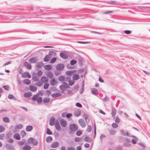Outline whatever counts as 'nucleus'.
Listing matches in <instances>:
<instances>
[{
    "instance_id": "f257e3e1",
    "label": "nucleus",
    "mask_w": 150,
    "mask_h": 150,
    "mask_svg": "<svg viewBox=\"0 0 150 150\" xmlns=\"http://www.w3.org/2000/svg\"><path fill=\"white\" fill-rule=\"evenodd\" d=\"M69 128L71 132H74L78 129V126L75 123L72 124L69 126Z\"/></svg>"
},
{
    "instance_id": "f03ea898",
    "label": "nucleus",
    "mask_w": 150,
    "mask_h": 150,
    "mask_svg": "<svg viewBox=\"0 0 150 150\" xmlns=\"http://www.w3.org/2000/svg\"><path fill=\"white\" fill-rule=\"evenodd\" d=\"M38 59L37 57H34L30 58L28 60V62L31 64L36 63L38 61Z\"/></svg>"
},
{
    "instance_id": "7ed1b4c3",
    "label": "nucleus",
    "mask_w": 150,
    "mask_h": 150,
    "mask_svg": "<svg viewBox=\"0 0 150 150\" xmlns=\"http://www.w3.org/2000/svg\"><path fill=\"white\" fill-rule=\"evenodd\" d=\"M56 69L59 71L62 70L64 68V66L63 64L62 63L57 64L56 66Z\"/></svg>"
},
{
    "instance_id": "20e7f679",
    "label": "nucleus",
    "mask_w": 150,
    "mask_h": 150,
    "mask_svg": "<svg viewBox=\"0 0 150 150\" xmlns=\"http://www.w3.org/2000/svg\"><path fill=\"white\" fill-rule=\"evenodd\" d=\"M43 65L44 64L42 62H38L35 66L36 69L39 70L43 66Z\"/></svg>"
},
{
    "instance_id": "39448f33",
    "label": "nucleus",
    "mask_w": 150,
    "mask_h": 150,
    "mask_svg": "<svg viewBox=\"0 0 150 150\" xmlns=\"http://www.w3.org/2000/svg\"><path fill=\"white\" fill-rule=\"evenodd\" d=\"M123 145L126 147L129 146L131 145V142L127 138H126L123 143Z\"/></svg>"
},
{
    "instance_id": "423d86ee",
    "label": "nucleus",
    "mask_w": 150,
    "mask_h": 150,
    "mask_svg": "<svg viewBox=\"0 0 150 150\" xmlns=\"http://www.w3.org/2000/svg\"><path fill=\"white\" fill-rule=\"evenodd\" d=\"M79 122L80 124V126L83 128H84L86 126V125L84 120L82 119H80L79 120Z\"/></svg>"
},
{
    "instance_id": "0eeeda50",
    "label": "nucleus",
    "mask_w": 150,
    "mask_h": 150,
    "mask_svg": "<svg viewBox=\"0 0 150 150\" xmlns=\"http://www.w3.org/2000/svg\"><path fill=\"white\" fill-rule=\"evenodd\" d=\"M60 124L62 126L64 127L66 126L67 124V121L65 120L62 119L60 120Z\"/></svg>"
},
{
    "instance_id": "6e6552de",
    "label": "nucleus",
    "mask_w": 150,
    "mask_h": 150,
    "mask_svg": "<svg viewBox=\"0 0 150 150\" xmlns=\"http://www.w3.org/2000/svg\"><path fill=\"white\" fill-rule=\"evenodd\" d=\"M22 77L23 78L28 77L30 78L31 77V75L28 72H25L22 75Z\"/></svg>"
},
{
    "instance_id": "1a4fd4ad",
    "label": "nucleus",
    "mask_w": 150,
    "mask_h": 150,
    "mask_svg": "<svg viewBox=\"0 0 150 150\" xmlns=\"http://www.w3.org/2000/svg\"><path fill=\"white\" fill-rule=\"evenodd\" d=\"M63 83L65 84V85H61L60 86L59 88L60 89L63 90V89L67 88H69V86L68 85L67 83L65 82H63Z\"/></svg>"
},
{
    "instance_id": "9d476101",
    "label": "nucleus",
    "mask_w": 150,
    "mask_h": 150,
    "mask_svg": "<svg viewBox=\"0 0 150 150\" xmlns=\"http://www.w3.org/2000/svg\"><path fill=\"white\" fill-rule=\"evenodd\" d=\"M24 66L27 69L31 70V65L28 62H24L23 64Z\"/></svg>"
},
{
    "instance_id": "9b49d317",
    "label": "nucleus",
    "mask_w": 150,
    "mask_h": 150,
    "mask_svg": "<svg viewBox=\"0 0 150 150\" xmlns=\"http://www.w3.org/2000/svg\"><path fill=\"white\" fill-rule=\"evenodd\" d=\"M55 120V118L54 117H52L50 120L49 124L51 126H53L54 124Z\"/></svg>"
},
{
    "instance_id": "f8f14e48",
    "label": "nucleus",
    "mask_w": 150,
    "mask_h": 150,
    "mask_svg": "<svg viewBox=\"0 0 150 150\" xmlns=\"http://www.w3.org/2000/svg\"><path fill=\"white\" fill-rule=\"evenodd\" d=\"M59 144L58 142H55L52 143L51 145V147L52 148H55L59 146Z\"/></svg>"
},
{
    "instance_id": "ddd939ff",
    "label": "nucleus",
    "mask_w": 150,
    "mask_h": 150,
    "mask_svg": "<svg viewBox=\"0 0 150 150\" xmlns=\"http://www.w3.org/2000/svg\"><path fill=\"white\" fill-rule=\"evenodd\" d=\"M60 56L63 59H66L68 58V56L64 53L61 52L60 54Z\"/></svg>"
},
{
    "instance_id": "4468645a",
    "label": "nucleus",
    "mask_w": 150,
    "mask_h": 150,
    "mask_svg": "<svg viewBox=\"0 0 150 150\" xmlns=\"http://www.w3.org/2000/svg\"><path fill=\"white\" fill-rule=\"evenodd\" d=\"M44 68L46 70H51L52 68V67L50 65L47 64L44 65Z\"/></svg>"
},
{
    "instance_id": "2eb2a0df",
    "label": "nucleus",
    "mask_w": 150,
    "mask_h": 150,
    "mask_svg": "<svg viewBox=\"0 0 150 150\" xmlns=\"http://www.w3.org/2000/svg\"><path fill=\"white\" fill-rule=\"evenodd\" d=\"M13 138L17 140H20L21 139V136L18 133L15 134L13 136Z\"/></svg>"
},
{
    "instance_id": "dca6fc26",
    "label": "nucleus",
    "mask_w": 150,
    "mask_h": 150,
    "mask_svg": "<svg viewBox=\"0 0 150 150\" xmlns=\"http://www.w3.org/2000/svg\"><path fill=\"white\" fill-rule=\"evenodd\" d=\"M91 93L93 95H97L98 94V90L95 88H92L91 89Z\"/></svg>"
},
{
    "instance_id": "f3484780",
    "label": "nucleus",
    "mask_w": 150,
    "mask_h": 150,
    "mask_svg": "<svg viewBox=\"0 0 150 150\" xmlns=\"http://www.w3.org/2000/svg\"><path fill=\"white\" fill-rule=\"evenodd\" d=\"M62 95V94L59 93H54L51 94L52 97L53 98H56Z\"/></svg>"
},
{
    "instance_id": "a211bd4d",
    "label": "nucleus",
    "mask_w": 150,
    "mask_h": 150,
    "mask_svg": "<svg viewBox=\"0 0 150 150\" xmlns=\"http://www.w3.org/2000/svg\"><path fill=\"white\" fill-rule=\"evenodd\" d=\"M31 147L28 145H25L22 148L23 150H30Z\"/></svg>"
},
{
    "instance_id": "6ab92c4d",
    "label": "nucleus",
    "mask_w": 150,
    "mask_h": 150,
    "mask_svg": "<svg viewBox=\"0 0 150 150\" xmlns=\"http://www.w3.org/2000/svg\"><path fill=\"white\" fill-rule=\"evenodd\" d=\"M32 79L34 81H38L39 79V77L36 74L33 75Z\"/></svg>"
},
{
    "instance_id": "aec40b11",
    "label": "nucleus",
    "mask_w": 150,
    "mask_h": 150,
    "mask_svg": "<svg viewBox=\"0 0 150 150\" xmlns=\"http://www.w3.org/2000/svg\"><path fill=\"white\" fill-rule=\"evenodd\" d=\"M41 81L43 83H46L48 81V79L45 76H42L41 78Z\"/></svg>"
},
{
    "instance_id": "412c9836",
    "label": "nucleus",
    "mask_w": 150,
    "mask_h": 150,
    "mask_svg": "<svg viewBox=\"0 0 150 150\" xmlns=\"http://www.w3.org/2000/svg\"><path fill=\"white\" fill-rule=\"evenodd\" d=\"M84 141L86 142H90L92 141V139L88 136L86 137L83 139Z\"/></svg>"
},
{
    "instance_id": "4be33fe9",
    "label": "nucleus",
    "mask_w": 150,
    "mask_h": 150,
    "mask_svg": "<svg viewBox=\"0 0 150 150\" xmlns=\"http://www.w3.org/2000/svg\"><path fill=\"white\" fill-rule=\"evenodd\" d=\"M50 58L49 55H47L44 58L43 61L45 62H48L49 61Z\"/></svg>"
},
{
    "instance_id": "5701e85b",
    "label": "nucleus",
    "mask_w": 150,
    "mask_h": 150,
    "mask_svg": "<svg viewBox=\"0 0 150 150\" xmlns=\"http://www.w3.org/2000/svg\"><path fill=\"white\" fill-rule=\"evenodd\" d=\"M30 90L33 92L36 91L37 90L36 87L34 86L33 85H30Z\"/></svg>"
},
{
    "instance_id": "b1692460",
    "label": "nucleus",
    "mask_w": 150,
    "mask_h": 150,
    "mask_svg": "<svg viewBox=\"0 0 150 150\" xmlns=\"http://www.w3.org/2000/svg\"><path fill=\"white\" fill-rule=\"evenodd\" d=\"M73 79L74 80H77L79 78V76L77 74H74L72 76Z\"/></svg>"
},
{
    "instance_id": "393cba45",
    "label": "nucleus",
    "mask_w": 150,
    "mask_h": 150,
    "mask_svg": "<svg viewBox=\"0 0 150 150\" xmlns=\"http://www.w3.org/2000/svg\"><path fill=\"white\" fill-rule=\"evenodd\" d=\"M32 95V93L31 92L25 93L24 94V96L25 97H29Z\"/></svg>"
},
{
    "instance_id": "a878e982",
    "label": "nucleus",
    "mask_w": 150,
    "mask_h": 150,
    "mask_svg": "<svg viewBox=\"0 0 150 150\" xmlns=\"http://www.w3.org/2000/svg\"><path fill=\"white\" fill-rule=\"evenodd\" d=\"M126 138L122 137H120L118 138V139L120 143L123 142L125 141Z\"/></svg>"
},
{
    "instance_id": "bb28decb",
    "label": "nucleus",
    "mask_w": 150,
    "mask_h": 150,
    "mask_svg": "<svg viewBox=\"0 0 150 150\" xmlns=\"http://www.w3.org/2000/svg\"><path fill=\"white\" fill-rule=\"evenodd\" d=\"M81 112L79 110H76L74 112V115L76 117H78L81 115Z\"/></svg>"
},
{
    "instance_id": "cd10ccee",
    "label": "nucleus",
    "mask_w": 150,
    "mask_h": 150,
    "mask_svg": "<svg viewBox=\"0 0 150 150\" xmlns=\"http://www.w3.org/2000/svg\"><path fill=\"white\" fill-rule=\"evenodd\" d=\"M33 129V127L31 125H28L26 127V130L27 132H30Z\"/></svg>"
},
{
    "instance_id": "c85d7f7f",
    "label": "nucleus",
    "mask_w": 150,
    "mask_h": 150,
    "mask_svg": "<svg viewBox=\"0 0 150 150\" xmlns=\"http://www.w3.org/2000/svg\"><path fill=\"white\" fill-rule=\"evenodd\" d=\"M39 95V93H37L36 95H34L32 98V100L33 101H35L37 100L38 96Z\"/></svg>"
},
{
    "instance_id": "c756f323",
    "label": "nucleus",
    "mask_w": 150,
    "mask_h": 150,
    "mask_svg": "<svg viewBox=\"0 0 150 150\" xmlns=\"http://www.w3.org/2000/svg\"><path fill=\"white\" fill-rule=\"evenodd\" d=\"M23 83L25 84L29 85L31 83V81L29 79H26L24 80L23 81Z\"/></svg>"
},
{
    "instance_id": "7c9ffc66",
    "label": "nucleus",
    "mask_w": 150,
    "mask_h": 150,
    "mask_svg": "<svg viewBox=\"0 0 150 150\" xmlns=\"http://www.w3.org/2000/svg\"><path fill=\"white\" fill-rule=\"evenodd\" d=\"M116 110L115 108L114 107H112V117L115 116L116 114Z\"/></svg>"
},
{
    "instance_id": "2f4dec72",
    "label": "nucleus",
    "mask_w": 150,
    "mask_h": 150,
    "mask_svg": "<svg viewBox=\"0 0 150 150\" xmlns=\"http://www.w3.org/2000/svg\"><path fill=\"white\" fill-rule=\"evenodd\" d=\"M47 77L50 79H52L53 77L52 73L51 72H49L47 73Z\"/></svg>"
},
{
    "instance_id": "473e14b6",
    "label": "nucleus",
    "mask_w": 150,
    "mask_h": 150,
    "mask_svg": "<svg viewBox=\"0 0 150 150\" xmlns=\"http://www.w3.org/2000/svg\"><path fill=\"white\" fill-rule=\"evenodd\" d=\"M73 72L72 71L69 70L66 71V74L68 76H70L72 75Z\"/></svg>"
},
{
    "instance_id": "72a5a7b5",
    "label": "nucleus",
    "mask_w": 150,
    "mask_h": 150,
    "mask_svg": "<svg viewBox=\"0 0 150 150\" xmlns=\"http://www.w3.org/2000/svg\"><path fill=\"white\" fill-rule=\"evenodd\" d=\"M65 77L63 76H59L58 78V80L60 81L63 82L64 81Z\"/></svg>"
},
{
    "instance_id": "f704fd0d",
    "label": "nucleus",
    "mask_w": 150,
    "mask_h": 150,
    "mask_svg": "<svg viewBox=\"0 0 150 150\" xmlns=\"http://www.w3.org/2000/svg\"><path fill=\"white\" fill-rule=\"evenodd\" d=\"M52 140V137L51 136H49L47 137L46 139V142L48 143L50 142Z\"/></svg>"
},
{
    "instance_id": "c9c22d12",
    "label": "nucleus",
    "mask_w": 150,
    "mask_h": 150,
    "mask_svg": "<svg viewBox=\"0 0 150 150\" xmlns=\"http://www.w3.org/2000/svg\"><path fill=\"white\" fill-rule=\"evenodd\" d=\"M109 132L110 134L113 135L116 133V131L110 129L109 131Z\"/></svg>"
},
{
    "instance_id": "e433bc0d",
    "label": "nucleus",
    "mask_w": 150,
    "mask_h": 150,
    "mask_svg": "<svg viewBox=\"0 0 150 150\" xmlns=\"http://www.w3.org/2000/svg\"><path fill=\"white\" fill-rule=\"evenodd\" d=\"M50 99L47 98H44L43 100V101L44 103H48L50 102Z\"/></svg>"
},
{
    "instance_id": "4c0bfd02",
    "label": "nucleus",
    "mask_w": 150,
    "mask_h": 150,
    "mask_svg": "<svg viewBox=\"0 0 150 150\" xmlns=\"http://www.w3.org/2000/svg\"><path fill=\"white\" fill-rule=\"evenodd\" d=\"M3 120L4 122L6 123H8L9 122V120L8 118L7 117L3 118Z\"/></svg>"
},
{
    "instance_id": "58836bf2",
    "label": "nucleus",
    "mask_w": 150,
    "mask_h": 150,
    "mask_svg": "<svg viewBox=\"0 0 150 150\" xmlns=\"http://www.w3.org/2000/svg\"><path fill=\"white\" fill-rule=\"evenodd\" d=\"M56 55V53L55 52L53 51H50L49 52V54L48 55H49V56H54Z\"/></svg>"
},
{
    "instance_id": "ea45409f",
    "label": "nucleus",
    "mask_w": 150,
    "mask_h": 150,
    "mask_svg": "<svg viewBox=\"0 0 150 150\" xmlns=\"http://www.w3.org/2000/svg\"><path fill=\"white\" fill-rule=\"evenodd\" d=\"M57 83L56 81H55L54 78L52 79L51 81V84L53 85L54 86Z\"/></svg>"
},
{
    "instance_id": "a19ab883",
    "label": "nucleus",
    "mask_w": 150,
    "mask_h": 150,
    "mask_svg": "<svg viewBox=\"0 0 150 150\" xmlns=\"http://www.w3.org/2000/svg\"><path fill=\"white\" fill-rule=\"evenodd\" d=\"M37 102L38 103H40L42 101V98L41 97H39L37 98Z\"/></svg>"
},
{
    "instance_id": "79ce46f5",
    "label": "nucleus",
    "mask_w": 150,
    "mask_h": 150,
    "mask_svg": "<svg viewBox=\"0 0 150 150\" xmlns=\"http://www.w3.org/2000/svg\"><path fill=\"white\" fill-rule=\"evenodd\" d=\"M6 147L8 149H12V146L8 144H6Z\"/></svg>"
},
{
    "instance_id": "37998d69",
    "label": "nucleus",
    "mask_w": 150,
    "mask_h": 150,
    "mask_svg": "<svg viewBox=\"0 0 150 150\" xmlns=\"http://www.w3.org/2000/svg\"><path fill=\"white\" fill-rule=\"evenodd\" d=\"M31 143L34 146H36L38 144V142L37 140L34 139Z\"/></svg>"
},
{
    "instance_id": "c03bdc74",
    "label": "nucleus",
    "mask_w": 150,
    "mask_h": 150,
    "mask_svg": "<svg viewBox=\"0 0 150 150\" xmlns=\"http://www.w3.org/2000/svg\"><path fill=\"white\" fill-rule=\"evenodd\" d=\"M23 127V125L22 124H19L17 125L15 127V128L16 129H21Z\"/></svg>"
},
{
    "instance_id": "a18cd8bd",
    "label": "nucleus",
    "mask_w": 150,
    "mask_h": 150,
    "mask_svg": "<svg viewBox=\"0 0 150 150\" xmlns=\"http://www.w3.org/2000/svg\"><path fill=\"white\" fill-rule=\"evenodd\" d=\"M42 74V72L41 71H39L36 74V75L38 76V77L41 76Z\"/></svg>"
},
{
    "instance_id": "49530a36",
    "label": "nucleus",
    "mask_w": 150,
    "mask_h": 150,
    "mask_svg": "<svg viewBox=\"0 0 150 150\" xmlns=\"http://www.w3.org/2000/svg\"><path fill=\"white\" fill-rule=\"evenodd\" d=\"M114 119H115V122L117 123H118L120 122V119L117 116L114 117Z\"/></svg>"
},
{
    "instance_id": "de8ad7c7",
    "label": "nucleus",
    "mask_w": 150,
    "mask_h": 150,
    "mask_svg": "<svg viewBox=\"0 0 150 150\" xmlns=\"http://www.w3.org/2000/svg\"><path fill=\"white\" fill-rule=\"evenodd\" d=\"M5 130L4 127L2 125H0V133L4 132Z\"/></svg>"
},
{
    "instance_id": "09e8293b",
    "label": "nucleus",
    "mask_w": 150,
    "mask_h": 150,
    "mask_svg": "<svg viewBox=\"0 0 150 150\" xmlns=\"http://www.w3.org/2000/svg\"><path fill=\"white\" fill-rule=\"evenodd\" d=\"M91 125H88L87 129V131L88 132H90L91 130Z\"/></svg>"
},
{
    "instance_id": "8fccbe9b",
    "label": "nucleus",
    "mask_w": 150,
    "mask_h": 150,
    "mask_svg": "<svg viewBox=\"0 0 150 150\" xmlns=\"http://www.w3.org/2000/svg\"><path fill=\"white\" fill-rule=\"evenodd\" d=\"M77 63L76 60H72L70 62V64L71 65H74Z\"/></svg>"
},
{
    "instance_id": "3c124183",
    "label": "nucleus",
    "mask_w": 150,
    "mask_h": 150,
    "mask_svg": "<svg viewBox=\"0 0 150 150\" xmlns=\"http://www.w3.org/2000/svg\"><path fill=\"white\" fill-rule=\"evenodd\" d=\"M46 133L49 135H52V132L49 128L47 129Z\"/></svg>"
},
{
    "instance_id": "603ef678",
    "label": "nucleus",
    "mask_w": 150,
    "mask_h": 150,
    "mask_svg": "<svg viewBox=\"0 0 150 150\" xmlns=\"http://www.w3.org/2000/svg\"><path fill=\"white\" fill-rule=\"evenodd\" d=\"M82 133V132L80 130L76 132V135L78 136H80Z\"/></svg>"
},
{
    "instance_id": "864d4df0",
    "label": "nucleus",
    "mask_w": 150,
    "mask_h": 150,
    "mask_svg": "<svg viewBox=\"0 0 150 150\" xmlns=\"http://www.w3.org/2000/svg\"><path fill=\"white\" fill-rule=\"evenodd\" d=\"M55 127L57 131H59L61 130V128L60 125L55 126Z\"/></svg>"
},
{
    "instance_id": "5fc2aeb1",
    "label": "nucleus",
    "mask_w": 150,
    "mask_h": 150,
    "mask_svg": "<svg viewBox=\"0 0 150 150\" xmlns=\"http://www.w3.org/2000/svg\"><path fill=\"white\" fill-rule=\"evenodd\" d=\"M67 150H75V149L74 147L70 146L67 148Z\"/></svg>"
},
{
    "instance_id": "6e6d98bb",
    "label": "nucleus",
    "mask_w": 150,
    "mask_h": 150,
    "mask_svg": "<svg viewBox=\"0 0 150 150\" xmlns=\"http://www.w3.org/2000/svg\"><path fill=\"white\" fill-rule=\"evenodd\" d=\"M49 86V83H45L44 85V88L45 89H47L48 88Z\"/></svg>"
},
{
    "instance_id": "4d7b16f0",
    "label": "nucleus",
    "mask_w": 150,
    "mask_h": 150,
    "mask_svg": "<svg viewBox=\"0 0 150 150\" xmlns=\"http://www.w3.org/2000/svg\"><path fill=\"white\" fill-rule=\"evenodd\" d=\"M56 57H54L50 61V62L52 63H53L56 61Z\"/></svg>"
},
{
    "instance_id": "13d9d810",
    "label": "nucleus",
    "mask_w": 150,
    "mask_h": 150,
    "mask_svg": "<svg viewBox=\"0 0 150 150\" xmlns=\"http://www.w3.org/2000/svg\"><path fill=\"white\" fill-rule=\"evenodd\" d=\"M33 139H34L32 137L29 138L28 139V142L29 143H31Z\"/></svg>"
},
{
    "instance_id": "bf43d9fd",
    "label": "nucleus",
    "mask_w": 150,
    "mask_h": 150,
    "mask_svg": "<svg viewBox=\"0 0 150 150\" xmlns=\"http://www.w3.org/2000/svg\"><path fill=\"white\" fill-rule=\"evenodd\" d=\"M42 82L40 81L36 83V85L38 86H40L42 85Z\"/></svg>"
},
{
    "instance_id": "052dcab7",
    "label": "nucleus",
    "mask_w": 150,
    "mask_h": 150,
    "mask_svg": "<svg viewBox=\"0 0 150 150\" xmlns=\"http://www.w3.org/2000/svg\"><path fill=\"white\" fill-rule=\"evenodd\" d=\"M71 78L69 77H65V79L64 80V81L67 82L69 81L70 80Z\"/></svg>"
},
{
    "instance_id": "680f3d73",
    "label": "nucleus",
    "mask_w": 150,
    "mask_h": 150,
    "mask_svg": "<svg viewBox=\"0 0 150 150\" xmlns=\"http://www.w3.org/2000/svg\"><path fill=\"white\" fill-rule=\"evenodd\" d=\"M112 127L114 128L117 127L118 126L117 124L114 123H112Z\"/></svg>"
},
{
    "instance_id": "e2e57ef3",
    "label": "nucleus",
    "mask_w": 150,
    "mask_h": 150,
    "mask_svg": "<svg viewBox=\"0 0 150 150\" xmlns=\"http://www.w3.org/2000/svg\"><path fill=\"white\" fill-rule=\"evenodd\" d=\"M21 135L23 137L24 136L26 135V133L25 131H24V130L22 131L21 132Z\"/></svg>"
},
{
    "instance_id": "0e129e2a",
    "label": "nucleus",
    "mask_w": 150,
    "mask_h": 150,
    "mask_svg": "<svg viewBox=\"0 0 150 150\" xmlns=\"http://www.w3.org/2000/svg\"><path fill=\"white\" fill-rule=\"evenodd\" d=\"M85 120L87 123H88L90 122L89 119L88 118L87 116L85 117Z\"/></svg>"
},
{
    "instance_id": "69168bd1",
    "label": "nucleus",
    "mask_w": 150,
    "mask_h": 150,
    "mask_svg": "<svg viewBox=\"0 0 150 150\" xmlns=\"http://www.w3.org/2000/svg\"><path fill=\"white\" fill-rule=\"evenodd\" d=\"M76 105L77 107L80 108H81L82 107V105H81L80 103H76Z\"/></svg>"
},
{
    "instance_id": "338daca9",
    "label": "nucleus",
    "mask_w": 150,
    "mask_h": 150,
    "mask_svg": "<svg viewBox=\"0 0 150 150\" xmlns=\"http://www.w3.org/2000/svg\"><path fill=\"white\" fill-rule=\"evenodd\" d=\"M124 33L127 34H129L131 33V31L129 30H126L125 31Z\"/></svg>"
},
{
    "instance_id": "774afa93",
    "label": "nucleus",
    "mask_w": 150,
    "mask_h": 150,
    "mask_svg": "<svg viewBox=\"0 0 150 150\" xmlns=\"http://www.w3.org/2000/svg\"><path fill=\"white\" fill-rule=\"evenodd\" d=\"M14 97V96L12 94H9L8 96V98L10 99H12Z\"/></svg>"
}]
</instances>
